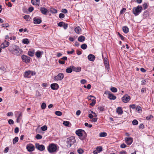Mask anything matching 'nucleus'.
Wrapping results in <instances>:
<instances>
[{
	"label": "nucleus",
	"mask_w": 154,
	"mask_h": 154,
	"mask_svg": "<svg viewBox=\"0 0 154 154\" xmlns=\"http://www.w3.org/2000/svg\"><path fill=\"white\" fill-rule=\"evenodd\" d=\"M8 50L12 54L16 55H19L22 51L19 47L16 45H13L12 48L11 47H9Z\"/></svg>",
	"instance_id": "f257e3e1"
},
{
	"label": "nucleus",
	"mask_w": 154,
	"mask_h": 154,
	"mask_svg": "<svg viewBox=\"0 0 154 154\" xmlns=\"http://www.w3.org/2000/svg\"><path fill=\"white\" fill-rule=\"evenodd\" d=\"M48 151L51 153H56L59 150V147L56 144L51 143L47 146Z\"/></svg>",
	"instance_id": "f03ea898"
},
{
	"label": "nucleus",
	"mask_w": 154,
	"mask_h": 154,
	"mask_svg": "<svg viewBox=\"0 0 154 154\" xmlns=\"http://www.w3.org/2000/svg\"><path fill=\"white\" fill-rule=\"evenodd\" d=\"M142 9V7L141 5H138L133 9V13L135 16H138L140 13Z\"/></svg>",
	"instance_id": "7ed1b4c3"
},
{
	"label": "nucleus",
	"mask_w": 154,
	"mask_h": 154,
	"mask_svg": "<svg viewBox=\"0 0 154 154\" xmlns=\"http://www.w3.org/2000/svg\"><path fill=\"white\" fill-rule=\"evenodd\" d=\"M75 142V140L74 137H70L67 139L66 143L67 144L66 146L68 148L70 147Z\"/></svg>",
	"instance_id": "20e7f679"
},
{
	"label": "nucleus",
	"mask_w": 154,
	"mask_h": 154,
	"mask_svg": "<svg viewBox=\"0 0 154 154\" xmlns=\"http://www.w3.org/2000/svg\"><path fill=\"white\" fill-rule=\"evenodd\" d=\"M35 74V72L29 70L25 72L24 76L25 78H30L32 76L34 75Z\"/></svg>",
	"instance_id": "39448f33"
},
{
	"label": "nucleus",
	"mask_w": 154,
	"mask_h": 154,
	"mask_svg": "<svg viewBox=\"0 0 154 154\" xmlns=\"http://www.w3.org/2000/svg\"><path fill=\"white\" fill-rule=\"evenodd\" d=\"M75 133L79 137H82L83 135H85V137L87 136V134L85 131L82 129H80L76 130Z\"/></svg>",
	"instance_id": "423d86ee"
},
{
	"label": "nucleus",
	"mask_w": 154,
	"mask_h": 154,
	"mask_svg": "<svg viewBox=\"0 0 154 154\" xmlns=\"http://www.w3.org/2000/svg\"><path fill=\"white\" fill-rule=\"evenodd\" d=\"M64 77V75L63 73H59L57 76L54 77V79L55 81H61L63 79Z\"/></svg>",
	"instance_id": "0eeeda50"
},
{
	"label": "nucleus",
	"mask_w": 154,
	"mask_h": 154,
	"mask_svg": "<svg viewBox=\"0 0 154 154\" xmlns=\"http://www.w3.org/2000/svg\"><path fill=\"white\" fill-rule=\"evenodd\" d=\"M105 93L108 95V98L111 100H115L116 99V97L113 94L110 93L109 91H105Z\"/></svg>",
	"instance_id": "6e6552de"
},
{
	"label": "nucleus",
	"mask_w": 154,
	"mask_h": 154,
	"mask_svg": "<svg viewBox=\"0 0 154 154\" xmlns=\"http://www.w3.org/2000/svg\"><path fill=\"white\" fill-rule=\"evenodd\" d=\"M21 59L23 61L26 63H29L30 60V58L28 56L23 55L21 56Z\"/></svg>",
	"instance_id": "1a4fd4ad"
},
{
	"label": "nucleus",
	"mask_w": 154,
	"mask_h": 154,
	"mask_svg": "<svg viewBox=\"0 0 154 154\" xmlns=\"http://www.w3.org/2000/svg\"><path fill=\"white\" fill-rule=\"evenodd\" d=\"M35 145L36 148L40 151H43L45 149V147L43 145H40L38 143H36Z\"/></svg>",
	"instance_id": "9d476101"
},
{
	"label": "nucleus",
	"mask_w": 154,
	"mask_h": 154,
	"mask_svg": "<svg viewBox=\"0 0 154 154\" xmlns=\"http://www.w3.org/2000/svg\"><path fill=\"white\" fill-rule=\"evenodd\" d=\"M130 97L127 94H126L122 97V100L124 103L128 102L130 100Z\"/></svg>",
	"instance_id": "9b49d317"
},
{
	"label": "nucleus",
	"mask_w": 154,
	"mask_h": 154,
	"mask_svg": "<svg viewBox=\"0 0 154 154\" xmlns=\"http://www.w3.org/2000/svg\"><path fill=\"white\" fill-rule=\"evenodd\" d=\"M26 149L29 152H32L35 149L34 146L32 144H29L27 145L26 146Z\"/></svg>",
	"instance_id": "f8f14e48"
},
{
	"label": "nucleus",
	"mask_w": 154,
	"mask_h": 154,
	"mask_svg": "<svg viewBox=\"0 0 154 154\" xmlns=\"http://www.w3.org/2000/svg\"><path fill=\"white\" fill-rule=\"evenodd\" d=\"M104 63L106 69L109 71V63L108 59L106 57L103 58Z\"/></svg>",
	"instance_id": "ddd939ff"
},
{
	"label": "nucleus",
	"mask_w": 154,
	"mask_h": 154,
	"mask_svg": "<svg viewBox=\"0 0 154 154\" xmlns=\"http://www.w3.org/2000/svg\"><path fill=\"white\" fill-rule=\"evenodd\" d=\"M125 140L126 143L128 145H131L133 141V139L131 137H126L125 138Z\"/></svg>",
	"instance_id": "4468645a"
},
{
	"label": "nucleus",
	"mask_w": 154,
	"mask_h": 154,
	"mask_svg": "<svg viewBox=\"0 0 154 154\" xmlns=\"http://www.w3.org/2000/svg\"><path fill=\"white\" fill-rule=\"evenodd\" d=\"M51 88L53 90H57L59 88L58 85L56 83H53L51 85Z\"/></svg>",
	"instance_id": "2eb2a0df"
},
{
	"label": "nucleus",
	"mask_w": 154,
	"mask_h": 154,
	"mask_svg": "<svg viewBox=\"0 0 154 154\" xmlns=\"http://www.w3.org/2000/svg\"><path fill=\"white\" fill-rule=\"evenodd\" d=\"M33 22L34 24H39L42 22V20L40 18H38L37 17H35L33 19Z\"/></svg>",
	"instance_id": "dca6fc26"
},
{
	"label": "nucleus",
	"mask_w": 154,
	"mask_h": 154,
	"mask_svg": "<svg viewBox=\"0 0 154 154\" xmlns=\"http://www.w3.org/2000/svg\"><path fill=\"white\" fill-rule=\"evenodd\" d=\"M9 45V42L5 41L1 45V47L2 48H4L8 46Z\"/></svg>",
	"instance_id": "f3484780"
},
{
	"label": "nucleus",
	"mask_w": 154,
	"mask_h": 154,
	"mask_svg": "<svg viewBox=\"0 0 154 154\" xmlns=\"http://www.w3.org/2000/svg\"><path fill=\"white\" fill-rule=\"evenodd\" d=\"M39 9L42 14L45 15H47V13L48 11L47 8L41 7Z\"/></svg>",
	"instance_id": "a211bd4d"
},
{
	"label": "nucleus",
	"mask_w": 154,
	"mask_h": 154,
	"mask_svg": "<svg viewBox=\"0 0 154 154\" xmlns=\"http://www.w3.org/2000/svg\"><path fill=\"white\" fill-rule=\"evenodd\" d=\"M88 58L89 61H94L95 57L94 55L90 54L88 56Z\"/></svg>",
	"instance_id": "6ab92c4d"
},
{
	"label": "nucleus",
	"mask_w": 154,
	"mask_h": 154,
	"mask_svg": "<svg viewBox=\"0 0 154 154\" xmlns=\"http://www.w3.org/2000/svg\"><path fill=\"white\" fill-rule=\"evenodd\" d=\"M35 53V50L33 49H29L28 52V54L31 57H33Z\"/></svg>",
	"instance_id": "aec40b11"
},
{
	"label": "nucleus",
	"mask_w": 154,
	"mask_h": 154,
	"mask_svg": "<svg viewBox=\"0 0 154 154\" xmlns=\"http://www.w3.org/2000/svg\"><path fill=\"white\" fill-rule=\"evenodd\" d=\"M72 70L73 71L76 72H79L81 71V68L80 67H76L73 66H72Z\"/></svg>",
	"instance_id": "412c9836"
},
{
	"label": "nucleus",
	"mask_w": 154,
	"mask_h": 154,
	"mask_svg": "<svg viewBox=\"0 0 154 154\" xmlns=\"http://www.w3.org/2000/svg\"><path fill=\"white\" fill-rule=\"evenodd\" d=\"M116 112L119 115H121L123 113V111L122 110L121 107H118L116 110Z\"/></svg>",
	"instance_id": "4be33fe9"
},
{
	"label": "nucleus",
	"mask_w": 154,
	"mask_h": 154,
	"mask_svg": "<svg viewBox=\"0 0 154 154\" xmlns=\"http://www.w3.org/2000/svg\"><path fill=\"white\" fill-rule=\"evenodd\" d=\"M85 37L83 35L79 36L78 38V41L80 42H83L85 40Z\"/></svg>",
	"instance_id": "5701e85b"
},
{
	"label": "nucleus",
	"mask_w": 154,
	"mask_h": 154,
	"mask_svg": "<svg viewBox=\"0 0 154 154\" xmlns=\"http://www.w3.org/2000/svg\"><path fill=\"white\" fill-rule=\"evenodd\" d=\"M40 0H31V3L33 5H38Z\"/></svg>",
	"instance_id": "b1692460"
},
{
	"label": "nucleus",
	"mask_w": 154,
	"mask_h": 154,
	"mask_svg": "<svg viewBox=\"0 0 154 154\" xmlns=\"http://www.w3.org/2000/svg\"><path fill=\"white\" fill-rule=\"evenodd\" d=\"M72 67V66H71L66 69V73H70L72 72L73 70Z\"/></svg>",
	"instance_id": "393cba45"
},
{
	"label": "nucleus",
	"mask_w": 154,
	"mask_h": 154,
	"mask_svg": "<svg viewBox=\"0 0 154 154\" xmlns=\"http://www.w3.org/2000/svg\"><path fill=\"white\" fill-rule=\"evenodd\" d=\"M75 32L77 34H79L81 31V29L79 27H76L75 29Z\"/></svg>",
	"instance_id": "a878e982"
},
{
	"label": "nucleus",
	"mask_w": 154,
	"mask_h": 154,
	"mask_svg": "<svg viewBox=\"0 0 154 154\" xmlns=\"http://www.w3.org/2000/svg\"><path fill=\"white\" fill-rule=\"evenodd\" d=\"M22 113H20V114H19L18 117L17 118V119L16 121L17 123L19 122L21 119H22Z\"/></svg>",
	"instance_id": "bb28decb"
},
{
	"label": "nucleus",
	"mask_w": 154,
	"mask_h": 154,
	"mask_svg": "<svg viewBox=\"0 0 154 154\" xmlns=\"http://www.w3.org/2000/svg\"><path fill=\"white\" fill-rule=\"evenodd\" d=\"M50 12L52 14H56L57 13V10L53 8H51L50 9Z\"/></svg>",
	"instance_id": "cd10ccee"
},
{
	"label": "nucleus",
	"mask_w": 154,
	"mask_h": 154,
	"mask_svg": "<svg viewBox=\"0 0 154 154\" xmlns=\"http://www.w3.org/2000/svg\"><path fill=\"white\" fill-rule=\"evenodd\" d=\"M122 30L123 32L125 33H127L128 32V28L127 26L123 27Z\"/></svg>",
	"instance_id": "c85d7f7f"
},
{
	"label": "nucleus",
	"mask_w": 154,
	"mask_h": 154,
	"mask_svg": "<svg viewBox=\"0 0 154 154\" xmlns=\"http://www.w3.org/2000/svg\"><path fill=\"white\" fill-rule=\"evenodd\" d=\"M107 135L106 133L103 132L99 134V137H105L107 136Z\"/></svg>",
	"instance_id": "c756f323"
},
{
	"label": "nucleus",
	"mask_w": 154,
	"mask_h": 154,
	"mask_svg": "<svg viewBox=\"0 0 154 154\" xmlns=\"http://www.w3.org/2000/svg\"><path fill=\"white\" fill-rule=\"evenodd\" d=\"M22 42L23 44L26 45H27L29 43V41L28 39L27 38H25L23 39Z\"/></svg>",
	"instance_id": "7c9ffc66"
},
{
	"label": "nucleus",
	"mask_w": 154,
	"mask_h": 154,
	"mask_svg": "<svg viewBox=\"0 0 154 154\" xmlns=\"http://www.w3.org/2000/svg\"><path fill=\"white\" fill-rule=\"evenodd\" d=\"M63 124L66 126H69V125H71L70 122L68 121H63Z\"/></svg>",
	"instance_id": "2f4dec72"
},
{
	"label": "nucleus",
	"mask_w": 154,
	"mask_h": 154,
	"mask_svg": "<svg viewBox=\"0 0 154 154\" xmlns=\"http://www.w3.org/2000/svg\"><path fill=\"white\" fill-rule=\"evenodd\" d=\"M41 54V52L40 51H38L36 52L35 55L38 58L40 57Z\"/></svg>",
	"instance_id": "473e14b6"
},
{
	"label": "nucleus",
	"mask_w": 154,
	"mask_h": 154,
	"mask_svg": "<svg viewBox=\"0 0 154 154\" xmlns=\"http://www.w3.org/2000/svg\"><path fill=\"white\" fill-rule=\"evenodd\" d=\"M18 137H15L13 140V143L14 144H15L17 142L18 140Z\"/></svg>",
	"instance_id": "72a5a7b5"
},
{
	"label": "nucleus",
	"mask_w": 154,
	"mask_h": 154,
	"mask_svg": "<svg viewBox=\"0 0 154 154\" xmlns=\"http://www.w3.org/2000/svg\"><path fill=\"white\" fill-rule=\"evenodd\" d=\"M55 114L57 116H60L62 115V113L60 111H57L55 112Z\"/></svg>",
	"instance_id": "f704fd0d"
},
{
	"label": "nucleus",
	"mask_w": 154,
	"mask_h": 154,
	"mask_svg": "<svg viewBox=\"0 0 154 154\" xmlns=\"http://www.w3.org/2000/svg\"><path fill=\"white\" fill-rule=\"evenodd\" d=\"M110 90L113 92L116 93L117 91V89L115 87H112L110 88Z\"/></svg>",
	"instance_id": "c9c22d12"
},
{
	"label": "nucleus",
	"mask_w": 154,
	"mask_h": 154,
	"mask_svg": "<svg viewBox=\"0 0 154 154\" xmlns=\"http://www.w3.org/2000/svg\"><path fill=\"white\" fill-rule=\"evenodd\" d=\"M9 24L7 23H4V24H2L1 25V26L2 27H4V28L9 27Z\"/></svg>",
	"instance_id": "e433bc0d"
},
{
	"label": "nucleus",
	"mask_w": 154,
	"mask_h": 154,
	"mask_svg": "<svg viewBox=\"0 0 154 154\" xmlns=\"http://www.w3.org/2000/svg\"><path fill=\"white\" fill-rule=\"evenodd\" d=\"M87 47V45L85 44H82L81 46V48L83 50L85 49Z\"/></svg>",
	"instance_id": "4c0bfd02"
},
{
	"label": "nucleus",
	"mask_w": 154,
	"mask_h": 154,
	"mask_svg": "<svg viewBox=\"0 0 154 154\" xmlns=\"http://www.w3.org/2000/svg\"><path fill=\"white\" fill-rule=\"evenodd\" d=\"M79 154H82L84 152V150L81 148H79L77 150Z\"/></svg>",
	"instance_id": "58836bf2"
},
{
	"label": "nucleus",
	"mask_w": 154,
	"mask_h": 154,
	"mask_svg": "<svg viewBox=\"0 0 154 154\" xmlns=\"http://www.w3.org/2000/svg\"><path fill=\"white\" fill-rule=\"evenodd\" d=\"M132 123L133 125H136L138 124V122L136 119H134L132 122Z\"/></svg>",
	"instance_id": "ea45409f"
},
{
	"label": "nucleus",
	"mask_w": 154,
	"mask_h": 154,
	"mask_svg": "<svg viewBox=\"0 0 154 154\" xmlns=\"http://www.w3.org/2000/svg\"><path fill=\"white\" fill-rule=\"evenodd\" d=\"M30 16L29 15L27 14L26 15L23 17V18L26 20L27 21L29 18Z\"/></svg>",
	"instance_id": "a19ab883"
},
{
	"label": "nucleus",
	"mask_w": 154,
	"mask_h": 154,
	"mask_svg": "<svg viewBox=\"0 0 154 154\" xmlns=\"http://www.w3.org/2000/svg\"><path fill=\"white\" fill-rule=\"evenodd\" d=\"M46 106V105L45 103H42L41 105V108L42 109H45Z\"/></svg>",
	"instance_id": "79ce46f5"
},
{
	"label": "nucleus",
	"mask_w": 154,
	"mask_h": 154,
	"mask_svg": "<svg viewBox=\"0 0 154 154\" xmlns=\"http://www.w3.org/2000/svg\"><path fill=\"white\" fill-rule=\"evenodd\" d=\"M41 129L42 131H45L47 129V126L46 125H44L42 127Z\"/></svg>",
	"instance_id": "37998d69"
},
{
	"label": "nucleus",
	"mask_w": 154,
	"mask_h": 154,
	"mask_svg": "<svg viewBox=\"0 0 154 154\" xmlns=\"http://www.w3.org/2000/svg\"><path fill=\"white\" fill-rule=\"evenodd\" d=\"M96 103V101L94 99H93L92 102L90 104V105L92 106H94Z\"/></svg>",
	"instance_id": "c03bdc74"
},
{
	"label": "nucleus",
	"mask_w": 154,
	"mask_h": 154,
	"mask_svg": "<svg viewBox=\"0 0 154 154\" xmlns=\"http://www.w3.org/2000/svg\"><path fill=\"white\" fill-rule=\"evenodd\" d=\"M36 138L37 139H40L42 138V136L39 134H37L36 136Z\"/></svg>",
	"instance_id": "a18cd8bd"
},
{
	"label": "nucleus",
	"mask_w": 154,
	"mask_h": 154,
	"mask_svg": "<svg viewBox=\"0 0 154 154\" xmlns=\"http://www.w3.org/2000/svg\"><path fill=\"white\" fill-rule=\"evenodd\" d=\"M143 7L144 8V10L146 9L148 7V5L146 3H144L143 4Z\"/></svg>",
	"instance_id": "49530a36"
},
{
	"label": "nucleus",
	"mask_w": 154,
	"mask_h": 154,
	"mask_svg": "<svg viewBox=\"0 0 154 154\" xmlns=\"http://www.w3.org/2000/svg\"><path fill=\"white\" fill-rule=\"evenodd\" d=\"M85 126L87 127L88 128H91L92 127V125L91 124H88L87 123H85Z\"/></svg>",
	"instance_id": "de8ad7c7"
},
{
	"label": "nucleus",
	"mask_w": 154,
	"mask_h": 154,
	"mask_svg": "<svg viewBox=\"0 0 154 154\" xmlns=\"http://www.w3.org/2000/svg\"><path fill=\"white\" fill-rule=\"evenodd\" d=\"M87 81L85 79H82L80 81L81 83L82 84H84L87 82Z\"/></svg>",
	"instance_id": "09e8293b"
},
{
	"label": "nucleus",
	"mask_w": 154,
	"mask_h": 154,
	"mask_svg": "<svg viewBox=\"0 0 154 154\" xmlns=\"http://www.w3.org/2000/svg\"><path fill=\"white\" fill-rule=\"evenodd\" d=\"M98 109L101 111H103L104 110V108L103 106H99L98 107Z\"/></svg>",
	"instance_id": "8fccbe9b"
},
{
	"label": "nucleus",
	"mask_w": 154,
	"mask_h": 154,
	"mask_svg": "<svg viewBox=\"0 0 154 154\" xmlns=\"http://www.w3.org/2000/svg\"><path fill=\"white\" fill-rule=\"evenodd\" d=\"M64 23L63 22H59L58 23V26L60 27L63 26V24H64Z\"/></svg>",
	"instance_id": "3c124183"
},
{
	"label": "nucleus",
	"mask_w": 154,
	"mask_h": 154,
	"mask_svg": "<svg viewBox=\"0 0 154 154\" xmlns=\"http://www.w3.org/2000/svg\"><path fill=\"white\" fill-rule=\"evenodd\" d=\"M8 122L9 124H13L14 123V122L13 120L12 119H10L8 121Z\"/></svg>",
	"instance_id": "603ef678"
},
{
	"label": "nucleus",
	"mask_w": 154,
	"mask_h": 154,
	"mask_svg": "<svg viewBox=\"0 0 154 154\" xmlns=\"http://www.w3.org/2000/svg\"><path fill=\"white\" fill-rule=\"evenodd\" d=\"M63 26L65 29H66L68 26V24L67 23H64V24H63Z\"/></svg>",
	"instance_id": "864d4df0"
},
{
	"label": "nucleus",
	"mask_w": 154,
	"mask_h": 154,
	"mask_svg": "<svg viewBox=\"0 0 154 154\" xmlns=\"http://www.w3.org/2000/svg\"><path fill=\"white\" fill-rule=\"evenodd\" d=\"M96 149H97V150H98L99 152L101 151L102 150V148L100 146L97 147Z\"/></svg>",
	"instance_id": "5fc2aeb1"
},
{
	"label": "nucleus",
	"mask_w": 154,
	"mask_h": 154,
	"mask_svg": "<svg viewBox=\"0 0 154 154\" xmlns=\"http://www.w3.org/2000/svg\"><path fill=\"white\" fill-rule=\"evenodd\" d=\"M65 17L64 15L62 13H60L59 15V17L60 18H63Z\"/></svg>",
	"instance_id": "6e6d98bb"
},
{
	"label": "nucleus",
	"mask_w": 154,
	"mask_h": 154,
	"mask_svg": "<svg viewBox=\"0 0 154 154\" xmlns=\"http://www.w3.org/2000/svg\"><path fill=\"white\" fill-rule=\"evenodd\" d=\"M61 12L64 14H66L67 13L68 11L66 9H63L62 10Z\"/></svg>",
	"instance_id": "4d7b16f0"
},
{
	"label": "nucleus",
	"mask_w": 154,
	"mask_h": 154,
	"mask_svg": "<svg viewBox=\"0 0 154 154\" xmlns=\"http://www.w3.org/2000/svg\"><path fill=\"white\" fill-rule=\"evenodd\" d=\"M144 128V126L142 124H140L139 126V128L140 129H143Z\"/></svg>",
	"instance_id": "13d9d810"
},
{
	"label": "nucleus",
	"mask_w": 154,
	"mask_h": 154,
	"mask_svg": "<svg viewBox=\"0 0 154 154\" xmlns=\"http://www.w3.org/2000/svg\"><path fill=\"white\" fill-rule=\"evenodd\" d=\"M19 131V128L18 127H16L14 129V132L16 133H17Z\"/></svg>",
	"instance_id": "bf43d9fd"
},
{
	"label": "nucleus",
	"mask_w": 154,
	"mask_h": 154,
	"mask_svg": "<svg viewBox=\"0 0 154 154\" xmlns=\"http://www.w3.org/2000/svg\"><path fill=\"white\" fill-rule=\"evenodd\" d=\"M126 147V145L124 143L121 144L120 147L122 148H124Z\"/></svg>",
	"instance_id": "052dcab7"
},
{
	"label": "nucleus",
	"mask_w": 154,
	"mask_h": 154,
	"mask_svg": "<svg viewBox=\"0 0 154 154\" xmlns=\"http://www.w3.org/2000/svg\"><path fill=\"white\" fill-rule=\"evenodd\" d=\"M74 51L73 49H72V50L70 51H67V53L68 54H72Z\"/></svg>",
	"instance_id": "680f3d73"
},
{
	"label": "nucleus",
	"mask_w": 154,
	"mask_h": 154,
	"mask_svg": "<svg viewBox=\"0 0 154 154\" xmlns=\"http://www.w3.org/2000/svg\"><path fill=\"white\" fill-rule=\"evenodd\" d=\"M126 11V9L125 8H123L121 10L120 13L122 14L123 12H125Z\"/></svg>",
	"instance_id": "e2e57ef3"
},
{
	"label": "nucleus",
	"mask_w": 154,
	"mask_h": 154,
	"mask_svg": "<svg viewBox=\"0 0 154 154\" xmlns=\"http://www.w3.org/2000/svg\"><path fill=\"white\" fill-rule=\"evenodd\" d=\"M58 62L59 63L61 64H63L65 63V62L63 60H59Z\"/></svg>",
	"instance_id": "0e129e2a"
},
{
	"label": "nucleus",
	"mask_w": 154,
	"mask_h": 154,
	"mask_svg": "<svg viewBox=\"0 0 154 154\" xmlns=\"http://www.w3.org/2000/svg\"><path fill=\"white\" fill-rule=\"evenodd\" d=\"M33 10H34V8H33L32 7H30L29 8V9H28L29 11L30 12H32Z\"/></svg>",
	"instance_id": "69168bd1"
},
{
	"label": "nucleus",
	"mask_w": 154,
	"mask_h": 154,
	"mask_svg": "<svg viewBox=\"0 0 154 154\" xmlns=\"http://www.w3.org/2000/svg\"><path fill=\"white\" fill-rule=\"evenodd\" d=\"M130 107L132 109H134L135 108V105L134 104L131 105H130Z\"/></svg>",
	"instance_id": "338daca9"
},
{
	"label": "nucleus",
	"mask_w": 154,
	"mask_h": 154,
	"mask_svg": "<svg viewBox=\"0 0 154 154\" xmlns=\"http://www.w3.org/2000/svg\"><path fill=\"white\" fill-rule=\"evenodd\" d=\"M119 154H126V152L125 151L120 152Z\"/></svg>",
	"instance_id": "774afa93"
}]
</instances>
